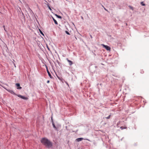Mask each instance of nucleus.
Here are the masks:
<instances>
[{
    "instance_id": "nucleus-16",
    "label": "nucleus",
    "mask_w": 149,
    "mask_h": 149,
    "mask_svg": "<svg viewBox=\"0 0 149 149\" xmlns=\"http://www.w3.org/2000/svg\"><path fill=\"white\" fill-rule=\"evenodd\" d=\"M65 32H66V33L67 34H68V35H69L70 34V33H69L68 31H66Z\"/></svg>"
},
{
    "instance_id": "nucleus-11",
    "label": "nucleus",
    "mask_w": 149,
    "mask_h": 149,
    "mask_svg": "<svg viewBox=\"0 0 149 149\" xmlns=\"http://www.w3.org/2000/svg\"><path fill=\"white\" fill-rule=\"evenodd\" d=\"M141 4L142 5V6H145V4L143 2H141Z\"/></svg>"
},
{
    "instance_id": "nucleus-20",
    "label": "nucleus",
    "mask_w": 149,
    "mask_h": 149,
    "mask_svg": "<svg viewBox=\"0 0 149 149\" xmlns=\"http://www.w3.org/2000/svg\"><path fill=\"white\" fill-rule=\"evenodd\" d=\"M104 9L105 10H107V9L105 8H104Z\"/></svg>"
},
{
    "instance_id": "nucleus-3",
    "label": "nucleus",
    "mask_w": 149,
    "mask_h": 149,
    "mask_svg": "<svg viewBox=\"0 0 149 149\" xmlns=\"http://www.w3.org/2000/svg\"><path fill=\"white\" fill-rule=\"evenodd\" d=\"M17 96L18 97H20L22 99H24V100H27L28 99V98L27 97L23 96H22L20 95H17Z\"/></svg>"
},
{
    "instance_id": "nucleus-9",
    "label": "nucleus",
    "mask_w": 149,
    "mask_h": 149,
    "mask_svg": "<svg viewBox=\"0 0 149 149\" xmlns=\"http://www.w3.org/2000/svg\"><path fill=\"white\" fill-rule=\"evenodd\" d=\"M56 16L58 18L61 19V16L56 15Z\"/></svg>"
},
{
    "instance_id": "nucleus-1",
    "label": "nucleus",
    "mask_w": 149,
    "mask_h": 149,
    "mask_svg": "<svg viewBox=\"0 0 149 149\" xmlns=\"http://www.w3.org/2000/svg\"><path fill=\"white\" fill-rule=\"evenodd\" d=\"M41 143L48 148L51 147L52 146V143L48 139L43 138L41 140Z\"/></svg>"
},
{
    "instance_id": "nucleus-2",
    "label": "nucleus",
    "mask_w": 149,
    "mask_h": 149,
    "mask_svg": "<svg viewBox=\"0 0 149 149\" xmlns=\"http://www.w3.org/2000/svg\"><path fill=\"white\" fill-rule=\"evenodd\" d=\"M101 45L102 46L104 47L108 51H110L111 50V48L110 47L107 46L103 44H101Z\"/></svg>"
},
{
    "instance_id": "nucleus-12",
    "label": "nucleus",
    "mask_w": 149,
    "mask_h": 149,
    "mask_svg": "<svg viewBox=\"0 0 149 149\" xmlns=\"http://www.w3.org/2000/svg\"><path fill=\"white\" fill-rule=\"evenodd\" d=\"M53 127L54 128H55V129H56V127L55 126V125L54 124V123H53Z\"/></svg>"
},
{
    "instance_id": "nucleus-5",
    "label": "nucleus",
    "mask_w": 149,
    "mask_h": 149,
    "mask_svg": "<svg viewBox=\"0 0 149 149\" xmlns=\"http://www.w3.org/2000/svg\"><path fill=\"white\" fill-rule=\"evenodd\" d=\"M66 60H67V61L68 62L69 64V65H72L73 64V62L72 61H70L68 59V58L66 59Z\"/></svg>"
},
{
    "instance_id": "nucleus-19",
    "label": "nucleus",
    "mask_w": 149,
    "mask_h": 149,
    "mask_svg": "<svg viewBox=\"0 0 149 149\" xmlns=\"http://www.w3.org/2000/svg\"><path fill=\"white\" fill-rule=\"evenodd\" d=\"M40 31V33H41V34H42L43 35V33L41 31Z\"/></svg>"
},
{
    "instance_id": "nucleus-7",
    "label": "nucleus",
    "mask_w": 149,
    "mask_h": 149,
    "mask_svg": "<svg viewBox=\"0 0 149 149\" xmlns=\"http://www.w3.org/2000/svg\"><path fill=\"white\" fill-rule=\"evenodd\" d=\"M47 72L50 77L51 78H53L52 77V76L49 71L47 69Z\"/></svg>"
},
{
    "instance_id": "nucleus-22",
    "label": "nucleus",
    "mask_w": 149,
    "mask_h": 149,
    "mask_svg": "<svg viewBox=\"0 0 149 149\" xmlns=\"http://www.w3.org/2000/svg\"><path fill=\"white\" fill-rule=\"evenodd\" d=\"M49 9H50V10H51V8H49Z\"/></svg>"
},
{
    "instance_id": "nucleus-4",
    "label": "nucleus",
    "mask_w": 149,
    "mask_h": 149,
    "mask_svg": "<svg viewBox=\"0 0 149 149\" xmlns=\"http://www.w3.org/2000/svg\"><path fill=\"white\" fill-rule=\"evenodd\" d=\"M84 139L82 138H78L76 139V141L77 142H79L82 140Z\"/></svg>"
},
{
    "instance_id": "nucleus-8",
    "label": "nucleus",
    "mask_w": 149,
    "mask_h": 149,
    "mask_svg": "<svg viewBox=\"0 0 149 149\" xmlns=\"http://www.w3.org/2000/svg\"><path fill=\"white\" fill-rule=\"evenodd\" d=\"M53 19L54 23H55V24H58V22L56 21L54 18H53Z\"/></svg>"
},
{
    "instance_id": "nucleus-21",
    "label": "nucleus",
    "mask_w": 149,
    "mask_h": 149,
    "mask_svg": "<svg viewBox=\"0 0 149 149\" xmlns=\"http://www.w3.org/2000/svg\"><path fill=\"white\" fill-rule=\"evenodd\" d=\"M91 38H92V36H91Z\"/></svg>"
},
{
    "instance_id": "nucleus-6",
    "label": "nucleus",
    "mask_w": 149,
    "mask_h": 149,
    "mask_svg": "<svg viewBox=\"0 0 149 149\" xmlns=\"http://www.w3.org/2000/svg\"><path fill=\"white\" fill-rule=\"evenodd\" d=\"M16 86L18 87L17 88V89H21L22 88V87H21L20 86V84L19 83H16Z\"/></svg>"
},
{
    "instance_id": "nucleus-14",
    "label": "nucleus",
    "mask_w": 149,
    "mask_h": 149,
    "mask_svg": "<svg viewBox=\"0 0 149 149\" xmlns=\"http://www.w3.org/2000/svg\"><path fill=\"white\" fill-rule=\"evenodd\" d=\"M10 92L11 93L13 94L14 93V92L13 91H10Z\"/></svg>"
},
{
    "instance_id": "nucleus-13",
    "label": "nucleus",
    "mask_w": 149,
    "mask_h": 149,
    "mask_svg": "<svg viewBox=\"0 0 149 149\" xmlns=\"http://www.w3.org/2000/svg\"><path fill=\"white\" fill-rule=\"evenodd\" d=\"M110 116H111V115H109L108 117H106V118L107 119H109L110 118Z\"/></svg>"
},
{
    "instance_id": "nucleus-15",
    "label": "nucleus",
    "mask_w": 149,
    "mask_h": 149,
    "mask_svg": "<svg viewBox=\"0 0 149 149\" xmlns=\"http://www.w3.org/2000/svg\"><path fill=\"white\" fill-rule=\"evenodd\" d=\"M120 129H121V130H123V129H124V128H124V127H120Z\"/></svg>"
},
{
    "instance_id": "nucleus-18",
    "label": "nucleus",
    "mask_w": 149,
    "mask_h": 149,
    "mask_svg": "<svg viewBox=\"0 0 149 149\" xmlns=\"http://www.w3.org/2000/svg\"><path fill=\"white\" fill-rule=\"evenodd\" d=\"M49 82H50V81L49 80H47V83H49Z\"/></svg>"
},
{
    "instance_id": "nucleus-10",
    "label": "nucleus",
    "mask_w": 149,
    "mask_h": 149,
    "mask_svg": "<svg viewBox=\"0 0 149 149\" xmlns=\"http://www.w3.org/2000/svg\"><path fill=\"white\" fill-rule=\"evenodd\" d=\"M129 7L130 9H132V10H133V8L132 7L130 6H129Z\"/></svg>"
},
{
    "instance_id": "nucleus-17",
    "label": "nucleus",
    "mask_w": 149,
    "mask_h": 149,
    "mask_svg": "<svg viewBox=\"0 0 149 149\" xmlns=\"http://www.w3.org/2000/svg\"><path fill=\"white\" fill-rule=\"evenodd\" d=\"M141 73H144V71L143 70L141 71Z\"/></svg>"
}]
</instances>
